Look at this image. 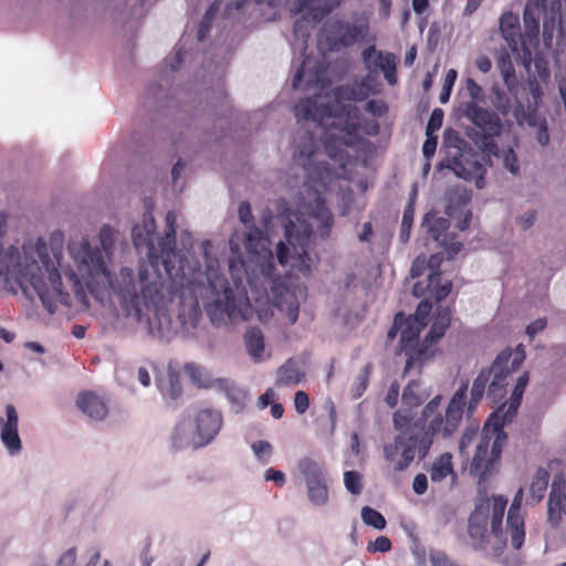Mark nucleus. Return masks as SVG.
Wrapping results in <instances>:
<instances>
[{"mask_svg":"<svg viewBox=\"0 0 566 566\" xmlns=\"http://www.w3.org/2000/svg\"><path fill=\"white\" fill-rule=\"evenodd\" d=\"M535 138H536L537 143L539 145H542V146H546L548 144L549 135H548V132H547V125L546 124H541V127L536 128Z\"/></svg>","mask_w":566,"mask_h":566,"instance_id":"052dcab7","label":"nucleus"},{"mask_svg":"<svg viewBox=\"0 0 566 566\" xmlns=\"http://www.w3.org/2000/svg\"><path fill=\"white\" fill-rule=\"evenodd\" d=\"M526 354L522 345L515 349L503 350L494 360L489 370H482L473 380L471 400L468 410L472 411L482 399L485 388L489 385V396L494 401L501 399L506 391L509 379L525 360Z\"/></svg>","mask_w":566,"mask_h":566,"instance_id":"0eeeda50","label":"nucleus"},{"mask_svg":"<svg viewBox=\"0 0 566 566\" xmlns=\"http://www.w3.org/2000/svg\"><path fill=\"white\" fill-rule=\"evenodd\" d=\"M160 392L170 399H176L181 395V381L179 374L169 367L164 377L158 379Z\"/></svg>","mask_w":566,"mask_h":566,"instance_id":"c85d7f7f","label":"nucleus"},{"mask_svg":"<svg viewBox=\"0 0 566 566\" xmlns=\"http://www.w3.org/2000/svg\"><path fill=\"white\" fill-rule=\"evenodd\" d=\"M566 515V480L554 481L548 499L547 521L557 527Z\"/></svg>","mask_w":566,"mask_h":566,"instance_id":"412c9836","label":"nucleus"},{"mask_svg":"<svg viewBox=\"0 0 566 566\" xmlns=\"http://www.w3.org/2000/svg\"><path fill=\"white\" fill-rule=\"evenodd\" d=\"M239 241H240V237L238 233L233 234L231 238H230V241H229V244H230V249L233 253H239L240 251V244H239Z\"/></svg>","mask_w":566,"mask_h":566,"instance_id":"338daca9","label":"nucleus"},{"mask_svg":"<svg viewBox=\"0 0 566 566\" xmlns=\"http://www.w3.org/2000/svg\"><path fill=\"white\" fill-rule=\"evenodd\" d=\"M368 95L369 87L363 83L333 90L322 86V92L295 106L298 120L317 123L324 149L307 133L294 145L293 158L306 175L303 186L291 200L277 202L284 235L276 242V261L285 274L310 273L314 263L310 254L314 229L326 235L334 224L325 195L332 192L346 174L349 158L345 147L355 143L359 132L368 135L378 132L374 119L363 122L357 107L345 103L363 101Z\"/></svg>","mask_w":566,"mask_h":566,"instance_id":"f03ea898","label":"nucleus"},{"mask_svg":"<svg viewBox=\"0 0 566 566\" xmlns=\"http://www.w3.org/2000/svg\"><path fill=\"white\" fill-rule=\"evenodd\" d=\"M343 0H286L290 10L300 14L301 19L295 23V32H301L303 21L314 23L322 20L334 7Z\"/></svg>","mask_w":566,"mask_h":566,"instance_id":"f8f14e48","label":"nucleus"},{"mask_svg":"<svg viewBox=\"0 0 566 566\" xmlns=\"http://www.w3.org/2000/svg\"><path fill=\"white\" fill-rule=\"evenodd\" d=\"M398 397L399 385L397 382H392L386 394L385 401L390 408H394L398 403Z\"/></svg>","mask_w":566,"mask_h":566,"instance_id":"864d4df0","label":"nucleus"},{"mask_svg":"<svg viewBox=\"0 0 566 566\" xmlns=\"http://www.w3.org/2000/svg\"><path fill=\"white\" fill-rule=\"evenodd\" d=\"M428 8V0H412V9L416 13L421 14Z\"/></svg>","mask_w":566,"mask_h":566,"instance_id":"0e129e2a","label":"nucleus"},{"mask_svg":"<svg viewBox=\"0 0 566 566\" xmlns=\"http://www.w3.org/2000/svg\"><path fill=\"white\" fill-rule=\"evenodd\" d=\"M528 379L527 371L517 377L509 401L497 408L481 432L470 427L461 436L459 452L462 457L469 458L472 451L471 471L475 474L484 476L499 460L506 442L503 427L516 413Z\"/></svg>","mask_w":566,"mask_h":566,"instance_id":"7ed1b4c3","label":"nucleus"},{"mask_svg":"<svg viewBox=\"0 0 566 566\" xmlns=\"http://www.w3.org/2000/svg\"><path fill=\"white\" fill-rule=\"evenodd\" d=\"M19 415L12 405H7L6 417H0V440L11 457L20 454L22 441L19 436Z\"/></svg>","mask_w":566,"mask_h":566,"instance_id":"ddd939ff","label":"nucleus"},{"mask_svg":"<svg viewBox=\"0 0 566 566\" xmlns=\"http://www.w3.org/2000/svg\"><path fill=\"white\" fill-rule=\"evenodd\" d=\"M452 472V455L450 453H443L433 462L430 471V480L439 483Z\"/></svg>","mask_w":566,"mask_h":566,"instance_id":"7c9ffc66","label":"nucleus"},{"mask_svg":"<svg viewBox=\"0 0 566 566\" xmlns=\"http://www.w3.org/2000/svg\"><path fill=\"white\" fill-rule=\"evenodd\" d=\"M238 213H239V218L243 224L248 226L252 222L253 218H252L251 207L248 202L243 201L240 203Z\"/></svg>","mask_w":566,"mask_h":566,"instance_id":"5fc2aeb1","label":"nucleus"},{"mask_svg":"<svg viewBox=\"0 0 566 566\" xmlns=\"http://www.w3.org/2000/svg\"><path fill=\"white\" fill-rule=\"evenodd\" d=\"M165 237L156 234L151 212L143 214L133 228L134 244L148 261L137 270L123 266L112 273L113 255L120 234L109 227L99 232L101 247L87 240L69 245L66 262L62 245H48L43 240H31L22 245L4 244L7 217L0 214V277L19 285L24 293L32 290L43 306L54 313L70 307L72 297L66 291L61 272L72 283L75 297L86 304V292L98 301L111 297L114 311L107 324L116 332H134L146 324L149 334L168 336L169 326L157 332L147 317V311H158L178 297L184 306L197 310L202 304L214 324H237L256 312L261 322L272 316V306L285 312L294 324L298 317L297 290L287 287L277 271L268 235L252 229L244 235L245 254L242 260H230L229 270L233 286L220 271L217 251L210 240L201 242L198 255L190 254L191 234L180 235L186 252L176 251L177 217L166 214Z\"/></svg>","mask_w":566,"mask_h":566,"instance_id":"f257e3e1","label":"nucleus"},{"mask_svg":"<svg viewBox=\"0 0 566 566\" xmlns=\"http://www.w3.org/2000/svg\"><path fill=\"white\" fill-rule=\"evenodd\" d=\"M155 366L151 363H143L136 369V378L144 386L150 385V373L154 371Z\"/></svg>","mask_w":566,"mask_h":566,"instance_id":"a19ab883","label":"nucleus"},{"mask_svg":"<svg viewBox=\"0 0 566 566\" xmlns=\"http://www.w3.org/2000/svg\"><path fill=\"white\" fill-rule=\"evenodd\" d=\"M483 0H468L464 7V14L471 15L481 4Z\"/></svg>","mask_w":566,"mask_h":566,"instance_id":"e2e57ef3","label":"nucleus"},{"mask_svg":"<svg viewBox=\"0 0 566 566\" xmlns=\"http://www.w3.org/2000/svg\"><path fill=\"white\" fill-rule=\"evenodd\" d=\"M421 227L431 233L433 240L446 249L449 256H453L461 251L462 243L460 241L448 240L446 231L449 228V222L447 219L434 213H427Z\"/></svg>","mask_w":566,"mask_h":566,"instance_id":"dca6fc26","label":"nucleus"},{"mask_svg":"<svg viewBox=\"0 0 566 566\" xmlns=\"http://www.w3.org/2000/svg\"><path fill=\"white\" fill-rule=\"evenodd\" d=\"M522 500L523 489H520L516 492L507 513L506 531L511 535V545L514 549H520L525 538L524 518L520 514Z\"/></svg>","mask_w":566,"mask_h":566,"instance_id":"a211bd4d","label":"nucleus"},{"mask_svg":"<svg viewBox=\"0 0 566 566\" xmlns=\"http://www.w3.org/2000/svg\"><path fill=\"white\" fill-rule=\"evenodd\" d=\"M399 431L395 441L384 447L385 459L396 471L405 470L416 455L423 458L427 454L420 452V440L416 428L405 427Z\"/></svg>","mask_w":566,"mask_h":566,"instance_id":"9d476101","label":"nucleus"},{"mask_svg":"<svg viewBox=\"0 0 566 566\" xmlns=\"http://www.w3.org/2000/svg\"><path fill=\"white\" fill-rule=\"evenodd\" d=\"M77 409L93 421H102L108 415L107 400L93 391H83L76 398Z\"/></svg>","mask_w":566,"mask_h":566,"instance_id":"aec40b11","label":"nucleus"},{"mask_svg":"<svg viewBox=\"0 0 566 566\" xmlns=\"http://www.w3.org/2000/svg\"><path fill=\"white\" fill-rule=\"evenodd\" d=\"M497 67L503 76L505 85L511 88L515 83V71L509 54L504 53L500 56Z\"/></svg>","mask_w":566,"mask_h":566,"instance_id":"f704fd0d","label":"nucleus"},{"mask_svg":"<svg viewBox=\"0 0 566 566\" xmlns=\"http://www.w3.org/2000/svg\"><path fill=\"white\" fill-rule=\"evenodd\" d=\"M436 148H437V137L436 136H427V139L426 142L423 143V146H422V153H423V156L427 158V159H430L434 151H436Z\"/></svg>","mask_w":566,"mask_h":566,"instance_id":"6e6d98bb","label":"nucleus"},{"mask_svg":"<svg viewBox=\"0 0 566 566\" xmlns=\"http://www.w3.org/2000/svg\"><path fill=\"white\" fill-rule=\"evenodd\" d=\"M391 542L386 536H378L374 542H370L367 546L368 552L370 553H386L390 551Z\"/></svg>","mask_w":566,"mask_h":566,"instance_id":"37998d69","label":"nucleus"},{"mask_svg":"<svg viewBox=\"0 0 566 566\" xmlns=\"http://www.w3.org/2000/svg\"><path fill=\"white\" fill-rule=\"evenodd\" d=\"M101 554L97 545L71 547L60 555L55 566H95L101 559Z\"/></svg>","mask_w":566,"mask_h":566,"instance_id":"f3484780","label":"nucleus"},{"mask_svg":"<svg viewBox=\"0 0 566 566\" xmlns=\"http://www.w3.org/2000/svg\"><path fill=\"white\" fill-rule=\"evenodd\" d=\"M536 219H537L536 211L527 210L516 218V223L523 231H526L535 224Z\"/></svg>","mask_w":566,"mask_h":566,"instance_id":"79ce46f5","label":"nucleus"},{"mask_svg":"<svg viewBox=\"0 0 566 566\" xmlns=\"http://www.w3.org/2000/svg\"><path fill=\"white\" fill-rule=\"evenodd\" d=\"M361 520L365 524L375 527L376 530H382L386 526L385 517L376 510L364 506L361 509Z\"/></svg>","mask_w":566,"mask_h":566,"instance_id":"c9c22d12","label":"nucleus"},{"mask_svg":"<svg viewBox=\"0 0 566 566\" xmlns=\"http://www.w3.org/2000/svg\"><path fill=\"white\" fill-rule=\"evenodd\" d=\"M465 87H467L469 95L473 99H476L480 97V95L482 93V88L474 80L468 78L465 82Z\"/></svg>","mask_w":566,"mask_h":566,"instance_id":"13d9d810","label":"nucleus"},{"mask_svg":"<svg viewBox=\"0 0 566 566\" xmlns=\"http://www.w3.org/2000/svg\"><path fill=\"white\" fill-rule=\"evenodd\" d=\"M304 379L298 364L294 360H287L276 371V387H292L298 385Z\"/></svg>","mask_w":566,"mask_h":566,"instance_id":"a878e982","label":"nucleus"},{"mask_svg":"<svg viewBox=\"0 0 566 566\" xmlns=\"http://www.w3.org/2000/svg\"><path fill=\"white\" fill-rule=\"evenodd\" d=\"M254 458L263 465L269 464L273 457V446L265 440H258L251 444Z\"/></svg>","mask_w":566,"mask_h":566,"instance_id":"72a5a7b5","label":"nucleus"},{"mask_svg":"<svg viewBox=\"0 0 566 566\" xmlns=\"http://www.w3.org/2000/svg\"><path fill=\"white\" fill-rule=\"evenodd\" d=\"M283 412H284V408L281 403L274 401L271 405V415L274 419H281L283 416Z\"/></svg>","mask_w":566,"mask_h":566,"instance_id":"69168bd1","label":"nucleus"},{"mask_svg":"<svg viewBox=\"0 0 566 566\" xmlns=\"http://www.w3.org/2000/svg\"><path fill=\"white\" fill-rule=\"evenodd\" d=\"M500 31L509 46L513 51L517 50L521 38L518 15L511 11L504 12L500 19Z\"/></svg>","mask_w":566,"mask_h":566,"instance_id":"b1692460","label":"nucleus"},{"mask_svg":"<svg viewBox=\"0 0 566 566\" xmlns=\"http://www.w3.org/2000/svg\"><path fill=\"white\" fill-rule=\"evenodd\" d=\"M467 391L468 382H463L444 409L441 407L440 395L434 396L423 407L419 419L423 432L418 434L421 453H428L434 438L448 439L458 430L463 416Z\"/></svg>","mask_w":566,"mask_h":566,"instance_id":"39448f33","label":"nucleus"},{"mask_svg":"<svg viewBox=\"0 0 566 566\" xmlns=\"http://www.w3.org/2000/svg\"><path fill=\"white\" fill-rule=\"evenodd\" d=\"M297 471L304 480L310 503L317 507L326 506L329 489L323 464L311 457H304L297 462Z\"/></svg>","mask_w":566,"mask_h":566,"instance_id":"1a4fd4ad","label":"nucleus"},{"mask_svg":"<svg viewBox=\"0 0 566 566\" xmlns=\"http://www.w3.org/2000/svg\"><path fill=\"white\" fill-rule=\"evenodd\" d=\"M264 480L265 481H272L276 483L277 485L282 486L285 483V474L282 471L275 470V469H266L264 471Z\"/></svg>","mask_w":566,"mask_h":566,"instance_id":"de8ad7c7","label":"nucleus"},{"mask_svg":"<svg viewBox=\"0 0 566 566\" xmlns=\"http://www.w3.org/2000/svg\"><path fill=\"white\" fill-rule=\"evenodd\" d=\"M364 61L371 71H382L385 78L390 85L396 84V60L391 53H382L375 48H368L363 52Z\"/></svg>","mask_w":566,"mask_h":566,"instance_id":"6ab92c4d","label":"nucleus"},{"mask_svg":"<svg viewBox=\"0 0 566 566\" xmlns=\"http://www.w3.org/2000/svg\"><path fill=\"white\" fill-rule=\"evenodd\" d=\"M446 199L448 201L446 207L447 214L449 218L457 220V228L459 230H465L472 218L471 211L467 208L470 195L465 189L454 187L448 190Z\"/></svg>","mask_w":566,"mask_h":566,"instance_id":"4468645a","label":"nucleus"},{"mask_svg":"<svg viewBox=\"0 0 566 566\" xmlns=\"http://www.w3.org/2000/svg\"><path fill=\"white\" fill-rule=\"evenodd\" d=\"M430 392L423 384L420 381H410L402 391L401 395V409L394 415V426L396 430H402L405 427L416 428V423H411L410 411L420 406L426 399H428Z\"/></svg>","mask_w":566,"mask_h":566,"instance_id":"9b49d317","label":"nucleus"},{"mask_svg":"<svg viewBox=\"0 0 566 566\" xmlns=\"http://www.w3.org/2000/svg\"><path fill=\"white\" fill-rule=\"evenodd\" d=\"M475 65L480 72L488 73L492 67V62L486 55H479L475 60Z\"/></svg>","mask_w":566,"mask_h":566,"instance_id":"680f3d73","label":"nucleus"},{"mask_svg":"<svg viewBox=\"0 0 566 566\" xmlns=\"http://www.w3.org/2000/svg\"><path fill=\"white\" fill-rule=\"evenodd\" d=\"M413 492L418 495H422L426 493L428 489V479L424 474H417L412 482Z\"/></svg>","mask_w":566,"mask_h":566,"instance_id":"3c124183","label":"nucleus"},{"mask_svg":"<svg viewBox=\"0 0 566 566\" xmlns=\"http://www.w3.org/2000/svg\"><path fill=\"white\" fill-rule=\"evenodd\" d=\"M222 427V416L210 408H196L184 413L170 433L175 449H198L211 443Z\"/></svg>","mask_w":566,"mask_h":566,"instance_id":"423d86ee","label":"nucleus"},{"mask_svg":"<svg viewBox=\"0 0 566 566\" xmlns=\"http://www.w3.org/2000/svg\"><path fill=\"white\" fill-rule=\"evenodd\" d=\"M184 371L190 381L199 388H210L217 381L209 369L195 363L186 364Z\"/></svg>","mask_w":566,"mask_h":566,"instance_id":"bb28decb","label":"nucleus"},{"mask_svg":"<svg viewBox=\"0 0 566 566\" xmlns=\"http://www.w3.org/2000/svg\"><path fill=\"white\" fill-rule=\"evenodd\" d=\"M443 122V112L439 108L433 109L427 124L426 134L427 136H433V134L440 129Z\"/></svg>","mask_w":566,"mask_h":566,"instance_id":"ea45409f","label":"nucleus"},{"mask_svg":"<svg viewBox=\"0 0 566 566\" xmlns=\"http://www.w3.org/2000/svg\"><path fill=\"white\" fill-rule=\"evenodd\" d=\"M516 118L521 124H527L531 127L539 128L541 124H546V120L535 113L524 114L522 117L516 114Z\"/></svg>","mask_w":566,"mask_h":566,"instance_id":"a18cd8bd","label":"nucleus"},{"mask_svg":"<svg viewBox=\"0 0 566 566\" xmlns=\"http://www.w3.org/2000/svg\"><path fill=\"white\" fill-rule=\"evenodd\" d=\"M367 384H368V379H367L366 374L358 375L355 384L353 385V389H352L353 397L359 398L365 392V390L367 388Z\"/></svg>","mask_w":566,"mask_h":566,"instance_id":"09e8293b","label":"nucleus"},{"mask_svg":"<svg viewBox=\"0 0 566 566\" xmlns=\"http://www.w3.org/2000/svg\"><path fill=\"white\" fill-rule=\"evenodd\" d=\"M555 80H556V84H557V87H558V93L563 92V91H566V75L565 74H557L555 76Z\"/></svg>","mask_w":566,"mask_h":566,"instance_id":"774afa93","label":"nucleus"},{"mask_svg":"<svg viewBox=\"0 0 566 566\" xmlns=\"http://www.w3.org/2000/svg\"><path fill=\"white\" fill-rule=\"evenodd\" d=\"M427 268V260L424 256H419L412 263L410 273L412 277H418L423 274L424 270Z\"/></svg>","mask_w":566,"mask_h":566,"instance_id":"4d7b16f0","label":"nucleus"},{"mask_svg":"<svg viewBox=\"0 0 566 566\" xmlns=\"http://www.w3.org/2000/svg\"><path fill=\"white\" fill-rule=\"evenodd\" d=\"M547 323L546 318H537L526 326V334L533 338L536 334L545 329Z\"/></svg>","mask_w":566,"mask_h":566,"instance_id":"8fccbe9b","label":"nucleus"},{"mask_svg":"<svg viewBox=\"0 0 566 566\" xmlns=\"http://www.w3.org/2000/svg\"><path fill=\"white\" fill-rule=\"evenodd\" d=\"M442 258L439 254L431 255L428 262V284L423 286L418 282L413 285V294L417 297L424 295L426 290L436 297L437 301L446 298L451 292V283L446 281L441 283L440 273L437 271L440 266Z\"/></svg>","mask_w":566,"mask_h":566,"instance_id":"2eb2a0df","label":"nucleus"},{"mask_svg":"<svg viewBox=\"0 0 566 566\" xmlns=\"http://www.w3.org/2000/svg\"><path fill=\"white\" fill-rule=\"evenodd\" d=\"M457 80V71L453 69H450L447 72L444 84L442 87V91L440 93L439 99L441 103H447L450 98L451 90L454 85V82Z\"/></svg>","mask_w":566,"mask_h":566,"instance_id":"58836bf2","label":"nucleus"},{"mask_svg":"<svg viewBox=\"0 0 566 566\" xmlns=\"http://www.w3.org/2000/svg\"><path fill=\"white\" fill-rule=\"evenodd\" d=\"M502 163V166L513 176H518L521 165L517 155L512 148H506L495 154Z\"/></svg>","mask_w":566,"mask_h":566,"instance_id":"473e14b6","label":"nucleus"},{"mask_svg":"<svg viewBox=\"0 0 566 566\" xmlns=\"http://www.w3.org/2000/svg\"><path fill=\"white\" fill-rule=\"evenodd\" d=\"M430 310L431 304L422 301L418 305L415 315L405 317L402 314H397L394 326L388 332L389 338H394L399 334L401 350L407 357L406 369H410L415 364L422 363L431 357L432 352H429V346L444 335L450 324L449 313L447 311L439 313L423 343L420 344L417 337L424 326L423 318Z\"/></svg>","mask_w":566,"mask_h":566,"instance_id":"20e7f679","label":"nucleus"},{"mask_svg":"<svg viewBox=\"0 0 566 566\" xmlns=\"http://www.w3.org/2000/svg\"><path fill=\"white\" fill-rule=\"evenodd\" d=\"M245 347L250 357L256 361H263L270 354L265 350L264 337L260 329L250 328L244 335Z\"/></svg>","mask_w":566,"mask_h":566,"instance_id":"393cba45","label":"nucleus"},{"mask_svg":"<svg viewBox=\"0 0 566 566\" xmlns=\"http://www.w3.org/2000/svg\"><path fill=\"white\" fill-rule=\"evenodd\" d=\"M506 507V500L494 496L479 503L469 518V535L478 544L488 543L496 551H501L506 539L501 526Z\"/></svg>","mask_w":566,"mask_h":566,"instance_id":"6e6552de","label":"nucleus"},{"mask_svg":"<svg viewBox=\"0 0 566 566\" xmlns=\"http://www.w3.org/2000/svg\"><path fill=\"white\" fill-rule=\"evenodd\" d=\"M310 406L308 396L305 391L298 390L294 395V407L297 413L303 415Z\"/></svg>","mask_w":566,"mask_h":566,"instance_id":"c03bdc74","label":"nucleus"},{"mask_svg":"<svg viewBox=\"0 0 566 566\" xmlns=\"http://www.w3.org/2000/svg\"><path fill=\"white\" fill-rule=\"evenodd\" d=\"M484 172L485 171L484 169H482V167L476 166V174L474 177H472V181L474 182L478 189H482L485 186ZM462 177L465 179H471V177H469L468 175H463Z\"/></svg>","mask_w":566,"mask_h":566,"instance_id":"bf43d9fd","label":"nucleus"},{"mask_svg":"<svg viewBox=\"0 0 566 566\" xmlns=\"http://www.w3.org/2000/svg\"><path fill=\"white\" fill-rule=\"evenodd\" d=\"M367 33L366 24L337 21L333 24L334 40L343 45H349Z\"/></svg>","mask_w":566,"mask_h":566,"instance_id":"5701e85b","label":"nucleus"},{"mask_svg":"<svg viewBox=\"0 0 566 566\" xmlns=\"http://www.w3.org/2000/svg\"><path fill=\"white\" fill-rule=\"evenodd\" d=\"M413 212H415L413 205L409 203L403 211L402 221H401L400 239L402 242H406L409 239L410 230H411V226H412V221H413Z\"/></svg>","mask_w":566,"mask_h":566,"instance_id":"e433bc0d","label":"nucleus"},{"mask_svg":"<svg viewBox=\"0 0 566 566\" xmlns=\"http://www.w3.org/2000/svg\"><path fill=\"white\" fill-rule=\"evenodd\" d=\"M277 399V395L273 388H269L263 395H261L258 399V407L260 409L266 408L269 405H272Z\"/></svg>","mask_w":566,"mask_h":566,"instance_id":"603ef678","label":"nucleus"},{"mask_svg":"<svg viewBox=\"0 0 566 566\" xmlns=\"http://www.w3.org/2000/svg\"><path fill=\"white\" fill-rule=\"evenodd\" d=\"M343 483L347 492L354 496H358L364 490V476L355 470H348L343 473Z\"/></svg>","mask_w":566,"mask_h":566,"instance_id":"2f4dec72","label":"nucleus"},{"mask_svg":"<svg viewBox=\"0 0 566 566\" xmlns=\"http://www.w3.org/2000/svg\"><path fill=\"white\" fill-rule=\"evenodd\" d=\"M314 66V61L310 57H306L303 61V64L301 69L296 72L293 78V86L295 88H298L302 86L303 83L306 84V86H310L314 83H318L321 81V76L318 72H312L311 69Z\"/></svg>","mask_w":566,"mask_h":566,"instance_id":"c756f323","label":"nucleus"},{"mask_svg":"<svg viewBox=\"0 0 566 566\" xmlns=\"http://www.w3.org/2000/svg\"><path fill=\"white\" fill-rule=\"evenodd\" d=\"M229 401L232 403V408L235 412L242 410L247 402V391L240 388H231L227 392Z\"/></svg>","mask_w":566,"mask_h":566,"instance_id":"4c0bfd02","label":"nucleus"},{"mask_svg":"<svg viewBox=\"0 0 566 566\" xmlns=\"http://www.w3.org/2000/svg\"><path fill=\"white\" fill-rule=\"evenodd\" d=\"M548 480L549 474L546 470L538 469L535 472L528 489V496L526 499L527 503L535 505L542 501L548 485Z\"/></svg>","mask_w":566,"mask_h":566,"instance_id":"cd10ccee","label":"nucleus"},{"mask_svg":"<svg viewBox=\"0 0 566 566\" xmlns=\"http://www.w3.org/2000/svg\"><path fill=\"white\" fill-rule=\"evenodd\" d=\"M430 560L432 566H457L444 553L438 551L430 553Z\"/></svg>","mask_w":566,"mask_h":566,"instance_id":"49530a36","label":"nucleus"},{"mask_svg":"<svg viewBox=\"0 0 566 566\" xmlns=\"http://www.w3.org/2000/svg\"><path fill=\"white\" fill-rule=\"evenodd\" d=\"M464 116L485 134H497L501 128L500 119L494 113L479 107L474 103L467 104Z\"/></svg>","mask_w":566,"mask_h":566,"instance_id":"4be33fe9","label":"nucleus"}]
</instances>
